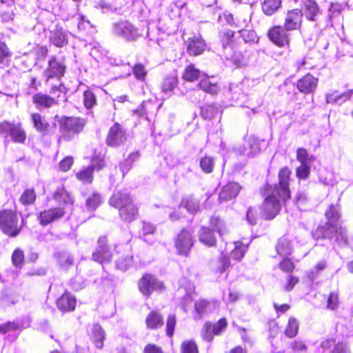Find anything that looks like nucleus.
<instances>
[{
    "mask_svg": "<svg viewBox=\"0 0 353 353\" xmlns=\"http://www.w3.org/2000/svg\"><path fill=\"white\" fill-rule=\"evenodd\" d=\"M108 203L117 210L118 216L123 223H132L139 216V208L134 195L128 189L114 190Z\"/></svg>",
    "mask_w": 353,
    "mask_h": 353,
    "instance_id": "1",
    "label": "nucleus"
},
{
    "mask_svg": "<svg viewBox=\"0 0 353 353\" xmlns=\"http://www.w3.org/2000/svg\"><path fill=\"white\" fill-rule=\"evenodd\" d=\"M235 32L226 29L219 32V39L221 46L228 51V59L236 65H243L249 57L248 50L241 45L239 39L235 37Z\"/></svg>",
    "mask_w": 353,
    "mask_h": 353,
    "instance_id": "2",
    "label": "nucleus"
},
{
    "mask_svg": "<svg viewBox=\"0 0 353 353\" xmlns=\"http://www.w3.org/2000/svg\"><path fill=\"white\" fill-rule=\"evenodd\" d=\"M259 194L263 201L259 207L260 215L265 221L274 219L281 212L283 205L290 199L261 186Z\"/></svg>",
    "mask_w": 353,
    "mask_h": 353,
    "instance_id": "3",
    "label": "nucleus"
},
{
    "mask_svg": "<svg viewBox=\"0 0 353 353\" xmlns=\"http://www.w3.org/2000/svg\"><path fill=\"white\" fill-rule=\"evenodd\" d=\"M59 125V135L57 143L70 142L75 137L84 132L86 126V120L81 117L62 116L58 119Z\"/></svg>",
    "mask_w": 353,
    "mask_h": 353,
    "instance_id": "4",
    "label": "nucleus"
},
{
    "mask_svg": "<svg viewBox=\"0 0 353 353\" xmlns=\"http://www.w3.org/2000/svg\"><path fill=\"white\" fill-rule=\"evenodd\" d=\"M25 223L20 219L17 210L12 209L0 210V231L9 238L18 236L23 230Z\"/></svg>",
    "mask_w": 353,
    "mask_h": 353,
    "instance_id": "5",
    "label": "nucleus"
},
{
    "mask_svg": "<svg viewBox=\"0 0 353 353\" xmlns=\"http://www.w3.org/2000/svg\"><path fill=\"white\" fill-rule=\"evenodd\" d=\"M139 293L145 299H150L153 293H162L166 290L165 283L151 272H144L137 281Z\"/></svg>",
    "mask_w": 353,
    "mask_h": 353,
    "instance_id": "6",
    "label": "nucleus"
},
{
    "mask_svg": "<svg viewBox=\"0 0 353 353\" xmlns=\"http://www.w3.org/2000/svg\"><path fill=\"white\" fill-rule=\"evenodd\" d=\"M292 172L288 166L281 167L277 174V183L272 184L265 183L262 186L275 193L282 195L286 199H292V191L290 188V181Z\"/></svg>",
    "mask_w": 353,
    "mask_h": 353,
    "instance_id": "7",
    "label": "nucleus"
},
{
    "mask_svg": "<svg viewBox=\"0 0 353 353\" xmlns=\"http://www.w3.org/2000/svg\"><path fill=\"white\" fill-rule=\"evenodd\" d=\"M316 240L329 239L334 241L340 246H345L349 243V238L345 228L341 224L325 230L323 228H316L312 232Z\"/></svg>",
    "mask_w": 353,
    "mask_h": 353,
    "instance_id": "8",
    "label": "nucleus"
},
{
    "mask_svg": "<svg viewBox=\"0 0 353 353\" xmlns=\"http://www.w3.org/2000/svg\"><path fill=\"white\" fill-rule=\"evenodd\" d=\"M194 243V230L187 228H181L174 238V247L176 254L188 257Z\"/></svg>",
    "mask_w": 353,
    "mask_h": 353,
    "instance_id": "9",
    "label": "nucleus"
},
{
    "mask_svg": "<svg viewBox=\"0 0 353 353\" xmlns=\"http://www.w3.org/2000/svg\"><path fill=\"white\" fill-rule=\"evenodd\" d=\"M228 327V321L226 317L219 319L213 323L206 321L203 323L200 331L201 340L205 343H212L216 336H221L226 331Z\"/></svg>",
    "mask_w": 353,
    "mask_h": 353,
    "instance_id": "10",
    "label": "nucleus"
},
{
    "mask_svg": "<svg viewBox=\"0 0 353 353\" xmlns=\"http://www.w3.org/2000/svg\"><path fill=\"white\" fill-rule=\"evenodd\" d=\"M67 71V65L63 59H59L57 56H51L47 63V66L43 71L45 82L48 83L51 79L60 81L63 79Z\"/></svg>",
    "mask_w": 353,
    "mask_h": 353,
    "instance_id": "11",
    "label": "nucleus"
},
{
    "mask_svg": "<svg viewBox=\"0 0 353 353\" xmlns=\"http://www.w3.org/2000/svg\"><path fill=\"white\" fill-rule=\"evenodd\" d=\"M0 133L9 136L14 143L24 144L27 133L21 123H12L4 120L0 123Z\"/></svg>",
    "mask_w": 353,
    "mask_h": 353,
    "instance_id": "12",
    "label": "nucleus"
},
{
    "mask_svg": "<svg viewBox=\"0 0 353 353\" xmlns=\"http://www.w3.org/2000/svg\"><path fill=\"white\" fill-rule=\"evenodd\" d=\"M284 26L274 25L267 32V37L270 42L279 48H289L291 43L290 35Z\"/></svg>",
    "mask_w": 353,
    "mask_h": 353,
    "instance_id": "13",
    "label": "nucleus"
},
{
    "mask_svg": "<svg viewBox=\"0 0 353 353\" xmlns=\"http://www.w3.org/2000/svg\"><path fill=\"white\" fill-rule=\"evenodd\" d=\"M67 214L64 206L51 207L41 210L37 215L39 224L46 227L63 219Z\"/></svg>",
    "mask_w": 353,
    "mask_h": 353,
    "instance_id": "14",
    "label": "nucleus"
},
{
    "mask_svg": "<svg viewBox=\"0 0 353 353\" xmlns=\"http://www.w3.org/2000/svg\"><path fill=\"white\" fill-rule=\"evenodd\" d=\"M97 247L92 254L94 261L101 265L109 264L112 260V252L105 237H100L97 241Z\"/></svg>",
    "mask_w": 353,
    "mask_h": 353,
    "instance_id": "15",
    "label": "nucleus"
},
{
    "mask_svg": "<svg viewBox=\"0 0 353 353\" xmlns=\"http://www.w3.org/2000/svg\"><path fill=\"white\" fill-rule=\"evenodd\" d=\"M127 140L125 130L122 125L114 123L108 130L105 144L110 148H117Z\"/></svg>",
    "mask_w": 353,
    "mask_h": 353,
    "instance_id": "16",
    "label": "nucleus"
},
{
    "mask_svg": "<svg viewBox=\"0 0 353 353\" xmlns=\"http://www.w3.org/2000/svg\"><path fill=\"white\" fill-rule=\"evenodd\" d=\"M319 78L311 73H306L300 77L296 83V89L302 94H313L318 87Z\"/></svg>",
    "mask_w": 353,
    "mask_h": 353,
    "instance_id": "17",
    "label": "nucleus"
},
{
    "mask_svg": "<svg viewBox=\"0 0 353 353\" xmlns=\"http://www.w3.org/2000/svg\"><path fill=\"white\" fill-rule=\"evenodd\" d=\"M186 52L190 57H197L203 54L207 48V43L201 34L189 37L186 42Z\"/></svg>",
    "mask_w": 353,
    "mask_h": 353,
    "instance_id": "18",
    "label": "nucleus"
},
{
    "mask_svg": "<svg viewBox=\"0 0 353 353\" xmlns=\"http://www.w3.org/2000/svg\"><path fill=\"white\" fill-rule=\"evenodd\" d=\"M303 22V12L301 9L288 10L285 17L283 26L289 31L299 30Z\"/></svg>",
    "mask_w": 353,
    "mask_h": 353,
    "instance_id": "19",
    "label": "nucleus"
},
{
    "mask_svg": "<svg viewBox=\"0 0 353 353\" xmlns=\"http://www.w3.org/2000/svg\"><path fill=\"white\" fill-rule=\"evenodd\" d=\"M114 30L117 34L128 41H134L139 37L138 30L128 21L115 23Z\"/></svg>",
    "mask_w": 353,
    "mask_h": 353,
    "instance_id": "20",
    "label": "nucleus"
},
{
    "mask_svg": "<svg viewBox=\"0 0 353 353\" xmlns=\"http://www.w3.org/2000/svg\"><path fill=\"white\" fill-rule=\"evenodd\" d=\"M325 225H319L317 228H323L325 230L333 228L340 224L341 213L339 205L331 204L325 211Z\"/></svg>",
    "mask_w": 353,
    "mask_h": 353,
    "instance_id": "21",
    "label": "nucleus"
},
{
    "mask_svg": "<svg viewBox=\"0 0 353 353\" xmlns=\"http://www.w3.org/2000/svg\"><path fill=\"white\" fill-rule=\"evenodd\" d=\"M242 186L237 182H228L222 187L219 194V202H227L234 199L240 193Z\"/></svg>",
    "mask_w": 353,
    "mask_h": 353,
    "instance_id": "22",
    "label": "nucleus"
},
{
    "mask_svg": "<svg viewBox=\"0 0 353 353\" xmlns=\"http://www.w3.org/2000/svg\"><path fill=\"white\" fill-rule=\"evenodd\" d=\"M145 324L148 330L161 329L165 324L163 314L159 310H150L145 316Z\"/></svg>",
    "mask_w": 353,
    "mask_h": 353,
    "instance_id": "23",
    "label": "nucleus"
},
{
    "mask_svg": "<svg viewBox=\"0 0 353 353\" xmlns=\"http://www.w3.org/2000/svg\"><path fill=\"white\" fill-rule=\"evenodd\" d=\"M57 306L63 312L74 311L76 308L77 300L70 292L65 291L57 300Z\"/></svg>",
    "mask_w": 353,
    "mask_h": 353,
    "instance_id": "24",
    "label": "nucleus"
},
{
    "mask_svg": "<svg viewBox=\"0 0 353 353\" xmlns=\"http://www.w3.org/2000/svg\"><path fill=\"white\" fill-rule=\"evenodd\" d=\"M32 101L37 108L48 109L56 105V101L50 94L41 92L32 95Z\"/></svg>",
    "mask_w": 353,
    "mask_h": 353,
    "instance_id": "25",
    "label": "nucleus"
},
{
    "mask_svg": "<svg viewBox=\"0 0 353 353\" xmlns=\"http://www.w3.org/2000/svg\"><path fill=\"white\" fill-rule=\"evenodd\" d=\"M30 119L32 127L36 132L42 134H48L50 125L41 114L39 112H32L30 114Z\"/></svg>",
    "mask_w": 353,
    "mask_h": 353,
    "instance_id": "26",
    "label": "nucleus"
},
{
    "mask_svg": "<svg viewBox=\"0 0 353 353\" xmlns=\"http://www.w3.org/2000/svg\"><path fill=\"white\" fill-rule=\"evenodd\" d=\"M105 336V330L99 324L94 325L89 333L90 340L99 350H102L104 347Z\"/></svg>",
    "mask_w": 353,
    "mask_h": 353,
    "instance_id": "27",
    "label": "nucleus"
},
{
    "mask_svg": "<svg viewBox=\"0 0 353 353\" xmlns=\"http://www.w3.org/2000/svg\"><path fill=\"white\" fill-rule=\"evenodd\" d=\"M49 41L57 48H63L68 45V37L61 27L57 26L50 31Z\"/></svg>",
    "mask_w": 353,
    "mask_h": 353,
    "instance_id": "28",
    "label": "nucleus"
},
{
    "mask_svg": "<svg viewBox=\"0 0 353 353\" xmlns=\"http://www.w3.org/2000/svg\"><path fill=\"white\" fill-rule=\"evenodd\" d=\"M199 241L208 247H214L216 245V238L212 228L203 226L199 232Z\"/></svg>",
    "mask_w": 353,
    "mask_h": 353,
    "instance_id": "29",
    "label": "nucleus"
},
{
    "mask_svg": "<svg viewBox=\"0 0 353 353\" xmlns=\"http://www.w3.org/2000/svg\"><path fill=\"white\" fill-rule=\"evenodd\" d=\"M75 178L82 184H92L94 179V171L88 165L84 166L74 174Z\"/></svg>",
    "mask_w": 353,
    "mask_h": 353,
    "instance_id": "30",
    "label": "nucleus"
},
{
    "mask_svg": "<svg viewBox=\"0 0 353 353\" xmlns=\"http://www.w3.org/2000/svg\"><path fill=\"white\" fill-rule=\"evenodd\" d=\"M276 251L280 256H289L292 252L291 240L285 235L282 236L277 240Z\"/></svg>",
    "mask_w": 353,
    "mask_h": 353,
    "instance_id": "31",
    "label": "nucleus"
},
{
    "mask_svg": "<svg viewBox=\"0 0 353 353\" xmlns=\"http://www.w3.org/2000/svg\"><path fill=\"white\" fill-rule=\"evenodd\" d=\"M90 164L89 167L92 168V170L94 172H99L103 170L107 165L105 161V154H102L101 152H94L90 157Z\"/></svg>",
    "mask_w": 353,
    "mask_h": 353,
    "instance_id": "32",
    "label": "nucleus"
},
{
    "mask_svg": "<svg viewBox=\"0 0 353 353\" xmlns=\"http://www.w3.org/2000/svg\"><path fill=\"white\" fill-rule=\"evenodd\" d=\"M68 88L63 82L52 85L50 89V94L56 101V105H59L61 99L66 98Z\"/></svg>",
    "mask_w": 353,
    "mask_h": 353,
    "instance_id": "33",
    "label": "nucleus"
},
{
    "mask_svg": "<svg viewBox=\"0 0 353 353\" xmlns=\"http://www.w3.org/2000/svg\"><path fill=\"white\" fill-rule=\"evenodd\" d=\"M37 199V194L34 188H27L21 194L19 201L23 206L34 205Z\"/></svg>",
    "mask_w": 353,
    "mask_h": 353,
    "instance_id": "34",
    "label": "nucleus"
},
{
    "mask_svg": "<svg viewBox=\"0 0 353 353\" xmlns=\"http://www.w3.org/2000/svg\"><path fill=\"white\" fill-rule=\"evenodd\" d=\"M303 10L308 21H316L317 16L320 14L319 8L314 0H307L304 4Z\"/></svg>",
    "mask_w": 353,
    "mask_h": 353,
    "instance_id": "35",
    "label": "nucleus"
},
{
    "mask_svg": "<svg viewBox=\"0 0 353 353\" xmlns=\"http://www.w3.org/2000/svg\"><path fill=\"white\" fill-rule=\"evenodd\" d=\"M201 76V71L196 68L193 63L187 65L182 73V79L187 82H194L197 81Z\"/></svg>",
    "mask_w": 353,
    "mask_h": 353,
    "instance_id": "36",
    "label": "nucleus"
},
{
    "mask_svg": "<svg viewBox=\"0 0 353 353\" xmlns=\"http://www.w3.org/2000/svg\"><path fill=\"white\" fill-rule=\"evenodd\" d=\"M197 86L206 93L216 95L219 91V86L216 82L212 81L209 77L202 79Z\"/></svg>",
    "mask_w": 353,
    "mask_h": 353,
    "instance_id": "37",
    "label": "nucleus"
},
{
    "mask_svg": "<svg viewBox=\"0 0 353 353\" xmlns=\"http://www.w3.org/2000/svg\"><path fill=\"white\" fill-rule=\"evenodd\" d=\"M299 330V322L298 319L294 316H290L284 330L285 336L287 338L293 339L297 336Z\"/></svg>",
    "mask_w": 353,
    "mask_h": 353,
    "instance_id": "38",
    "label": "nucleus"
},
{
    "mask_svg": "<svg viewBox=\"0 0 353 353\" xmlns=\"http://www.w3.org/2000/svg\"><path fill=\"white\" fill-rule=\"evenodd\" d=\"M134 263V256L130 254H119L116 259V268L121 271H125L132 266Z\"/></svg>",
    "mask_w": 353,
    "mask_h": 353,
    "instance_id": "39",
    "label": "nucleus"
},
{
    "mask_svg": "<svg viewBox=\"0 0 353 353\" xmlns=\"http://www.w3.org/2000/svg\"><path fill=\"white\" fill-rule=\"evenodd\" d=\"M281 7V0H264L261 8L263 12L268 16L274 14Z\"/></svg>",
    "mask_w": 353,
    "mask_h": 353,
    "instance_id": "40",
    "label": "nucleus"
},
{
    "mask_svg": "<svg viewBox=\"0 0 353 353\" xmlns=\"http://www.w3.org/2000/svg\"><path fill=\"white\" fill-rule=\"evenodd\" d=\"M181 205L189 212L194 214L200 209V201L193 196H189L182 199Z\"/></svg>",
    "mask_w": 353,
    "mask_h": 353,
    "instance_id": "41",
    "label": "nucleus"
},
{
    "mask_svg": "<svg viewBox=\"0 0 353 353\" xmlns=\"http://www.w3.org/2000/svg\"><path fill=\"white\" fill-rule=\"evenodd\" d=\"M52 198L56 201H61L63 199V205L65 206L68 204L73 205V199L71 197L70 193L62 186L60 188H57L52 194Z\"/></svg>",
    "mask_w": 353,
    "mask_h": 353,
    "instance_id": "42",
    "label": "nucleus"
},
{
    "mask_svg": "<svg viewBox=\"0 0 353 353\" xmlns=\"http://www.w3.org/2000/svg\"><path fill=\"white\" fill-rule=\"evenodd\" d=\"M83 104L87 110H90L97 105V96L90 88L85 90L83 93Z\"/></svg>",
    "mask_w": 353,
    "mask_h": 353,
    "instance_id": "43",
    "label": "nucleus"
},
{
    "mask_svg": "<svg viewBox=\"0 0 353 353\" xmlns=\"http://www.w3.org/2000/svg\"><path fill=\"white\" fill-rule=\"evenodd\" d=\"M248 249V245L241 241L234 242V248L230 252L231 258L236 261H241Z\"/></svg>",
    "mask_w": 353,
    "mask_h": 353,
    "instance_id": "44",
    "label": "nucleus"
},
{
    "mask_svg": "<svg viewBox=\"0 0 353 353\" xmlns=\"http://www.w3.org/2000/svg\"><path fill=\"white\" fill-rule=\"evenodd\" d=\"M11 261L13 266L21 268L25 263V252L20 248H16L11 255Z\"/></svg>",
    "mask_w": 353,
    "mask_h": 353,
    "instance_id": "45",
    "label": "nucleus"
},
{
    "mask_svg": "<svg viewBox=\"0 0 353 353\" xmlns=\"http://www.w3.org/2000/svg\"><path fill=\"white\" fill-rule=\"evenodd\" d=\"M199 166L205 174H210L214 171L215 162L213 157L205 155L201 158Z\"/></svg>",
    "mask_w": 353,
    "mask_h": 353,
    "instance_id": "46",
    "label": "nucleus"
},
{
    "mask_svg": "<svg viewBox=\"0 0 353 353\" xmlns=\"http://www.w3.org/2000/svg\"><path fill=\"white\" fill-rule=\"evenodd\" d=\"M340 299L339 291L330 292L326 300V308L330 310H336L340 305Z\"/></svg>",
    "mask_w": 353,
    "mask_h": 353,
    "instance_id": "47",
    "label": "nucleus"
},
{
    "mask_svg": "<svg viewBox=\"0 0 353 353\" xmlns=\"http://www.w3.org/2000/svg\"><path fill=\"white\" fill-rule=\"evenodd\" d=\"M132 73L134 78L140 81L145 82L146 81L148 70L144 64L141 63H136L132 68Z\"/></svg>",
    "mask_w": 353,
    "mask_h": 353,
    "instance_id": "48",
    "label": "nucleus"
},
{
    "mask_svg": "<svg viewBox=\"0 0 353 353\" xmlns=\"http://www.w3.org/2000/svg\"><path fill=\"white\" fill-rule=\"evenodd\" d=\"M176 324L177 319L176 314H169L165 321V334L169 338L174 336Z\"/></svg>",
    "mask_w": 353,
    "mask_h": 353,
    "instance_id": "49",
    "label": "nucleus"
},
{
    "mask_svg": "<svg viewBox=\"0 0 353 353\" xmlns=\"http://www.w3.org/2000/svg\"><path fill=\"white\" fill-rule=\"evenodd\" d=\"M209 223L212 230H215L220 235H223L227 230L225 222L219 216H212L209 219Z\"/></svg>",
    "mask_w": 353,
    "mask_h": 353,
    "instance_id": "50",
    "label": "nucleus"
},
{
    "mask_svg": "<svg viewBox=\"0 0 353 353\" xmlns=\"http://www.w3.org/2000/svg\"><path fill=\"white\" fill-rule=\"evenodd\" d=\"M218 108L214 104H205L201 108V115L204 119L211 120L218 114Z\"/></svg>",
    "mask_w": 353,
    "mask_h": 353,
    "instance_id": "51",
    "label": "nucleus"
},
{
    "mask_svg": "<svg viewBox=\"0 0 353 353\" xmlns=\"http://www.w3.org/2000/svg\"><path fill=\"white\" fill-rule=\"evenodd\" d=\"M178 85V78L176 75L167 76L164 78L161 90L163 92L172 91Z\"/></svg>",
    "mask_w": 353,
    "mask_h": 353,
    "instance_id": "52",
    "label": "nucleus"
},
{
    "mask_svg": "<svg viewBox=\"0 0 353 353\" xmlns=\"http://www.w3.org/2000/svg\"><path fill=\"white\" fill-rule=\"evenodd\" d=\"M311 167L309 163H300L295 169L296 176L299 181L307 180L310 175Z\"/></svg>",
    "mask_w": 353,
    "mask_h": 353,
    "instance_id": "53",
    "label": "nucleus"
},
{
    "mask_svg": "<svg viewBox=\"0 0 353 353\" xmlns=\"http://www.w3.org/2000/svg\"><path fill=\"white\" fill-rule=\"evenodd\" d=\"M181 353H200L198 345L194 340H184L180 345Z\"/></svg>",
    "mask_w": 353,
    "mask_h": 353,
    "instance_id": "54",
    "label": "nucleus"
},
{
    "mask_svg": "<svg viewBox=\"0 0 353 353\" xmlns=\"http://www.w3.org/2000/svg\"><path fill=\"white\" fill-rule=\"evenodd\" d=\"M99 5L101 8L116 11L123 6V0H100Z\"/></svg>",
    "mask_w": 353,
    "mask_h": 353,
    "instance_id": "55",
    "label": "nucleus"
},
{
    "mask_svg": "<svg viewBox=\"0 0 353 353\" xmlns=\"http://www.w3.org/2000/svg\"><path fill=\"white\" fill-rule=\"evenodd\" d=\"M101 204V196L97 192H93L85 201V205L89 210H95Z\"/></svg>",
    "mask_w": 353,
    "mask_h": 353,
    "instance_id": "56",
    "label": "nucleus"
},
{
    "mask_svg": "<svg viewBox=\"0 0 353 353\" xmlns=\"http://www.w3.org/2000/svg\"><path fill=\"white\" fill-rule=\"evenodd\" d=\"M239 32L245 43H255L259 41V37L253 30L241 29Z\"/></svg>",
    "mask_w": 353,
    "mask_h": 353,
    "instance_id": "57",
    "label": "nucleus"
},
{
    "mask_svg": "<svg viewBox=\"0 0 353 353\" xmlns=\"http://www.w3.org/2000/svg\"><path fill=\"white\" fill-rule=\"evenodd\" d=\"M12 52L8 45L0 41V63L8 65L10 62Z\"/></svg>",
    "mask_w": 353,
    "mask_h": 353,
    "instance_id": "58",
    "label": "nucleus"
},
{
    "mask_svg": "<svg viewBox=\"0 0 353 353\" xmlns=\"http://www.w3.org/2000/svg\"><path fill=\"white\" fill-rule=\"evenodd\" d=\"M296 157L300 163H309L312 160L315 159L314 157H310L307 150L303 147L296 149Z\"/></svg>",
    "mask_w": 353,
    "mask_h": 353,
    "instance_id": "59",
    "label": "nucleus"
},
{
    "mask_svg": "<svg viewBox=\"0 0 353 353\" xmlns=\"http://www.w3.org/2000/svg\"><path fill=\"white\" fill-rule=\"evenodd\" d=\"M230 260L226 255L221 256L217 261L215 271L218 274H223L230 267Z\"/></svg>",
    "mask_w": 353,
    "mask_h": 353,
    "instance_id": "60",
    "label": "nucleus"
},
{
    "mask_svg": "<svg viewBox=\"0 0 353 353\" xmlns=\"http://www.w3.org/2000/svg\"><path fill=\"white\" fill-rule=\"evenodd\" d=\"M279 268L285 273H292L295 270L296 265L292 260L286 256L279 263Z\"/></svg>",
    "mask_w": 353,
    "mask_h": 353,
    "instance_id": "61",
    "label": "nucleus"
},
{
    "mask_svg": "<svg viewBox=\"0 0 353 353\" xmlns=\"http://www.w3.org/2000/svg\"><path fill=\"white\" fill-rule=\"evenodd\" d=\"M21 325L18 321H8L0 325V334H6L8 332H16L19 330Z\"/></svg>",
    "mask_w": 353,
    "mask_h": 353,
    "instance_id": "62",
    "label": "nucleus"
},
{
    "mask_svg": "<svg viewBox=\"0 0 353 353\" xmlns=\"http://www.w3.org/2000/svg\"><path fill=\"white\" fill-rule=\"evenodd\" d=\"M326 268H327L326 261H324V260L320 261L315 264L313 270H310L308 272L307 276L310 279L313 280L319 276L320 272L325 270L326 269Z\"/></svg>",
    "mask_w": 353,
    "mask_h": 353,
    "instance_id": "63",
    "label": "nucleus"
},
{
    "mask_svg": "<svg viewBox=\"0 0 353 353\" xmlns=\"http://www.w3.org/2000/svg\"><path fill=\"white\" fill-rule=\"evenodd\" d=\"M290 347L294 353H306L307 350L306 343L301 339L292 341Z\"/></svg>",
    "mask_w": 353,
    "mask_h": 353,
    "instance_id": "64",
    "label": "nucleus"
}]
</instances>
